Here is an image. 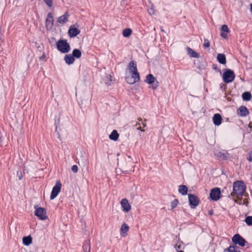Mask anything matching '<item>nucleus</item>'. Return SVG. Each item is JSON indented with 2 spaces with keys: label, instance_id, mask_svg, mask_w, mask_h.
<instances>
[{
  "label": "nucleus",
  "instance_id": "obj_14",
  "mask_svg": "<svg viewBox=\"0 0 252 252\" xmlns=\"http://www.w3.org/2000/svg\"><path fill=\"white\" fill-rule=\"evenodd\" d=\"M222 118L220 114H215L213 117V121L215 125L219 126L221 123Z\"/></svg>",
  "mask_w": 252,
  "mask_h": 252
},
{
  "label": "nucleus",
  "instance_id": "obj_15",
  "mask_svg": "<svg viewBox=\"0 0 252 252\" xmlns=\"http://www.w3.org/2000/svg\"><path fill=\"white\" fill-rule=\"evenodd\" d=\"M68 17V13L67 12H65L64 14L58 18V22L61 24H63L67 22Z\"/></svg>",
  "mask_w": 252,
  "mask_h": 252
},
{
  "label": "nucleus",
  "instance_id": "obj_34",
  "mask_svg": "<svg viewBox=\"0 0 252 252\" xmlns=\"http://www.w3.org/2000/svg\"><path fill=\"white\" fill-rule=\"evenodd\" d=\"M241 196H238V197H236L237 199H234V201L235 203L239 204V205H243L242 201V198L241 197Z\"/></svg>",
  "mask_w": 252,
  "mask_h": 252
},
{
  "label": "nucleus",
  "instance_id": "obj_39",
  "mask_svg": "<svg viewBox=\"0 0 252 252\" xmlns=\"http://www.w3.org/2000/svg\"><path fill=\"white\" fill-rule=\"evenodd\" d=\"M148 12L150 15L155 14V10L154 9L153 6L148 10Z\"/></svg>",
  "mask_w": 252,
  "mask_h": 252
},
{
  "label": "nucleus",
  "instance_id": "obj_10",
  "mask_svg": "<svg viewBox=\"0 0 252 252\" xmlns=\"http://www.w3.org/2000/svg\"><path fill=\"white\" fill-rule=\"evenodd\" d=\"M80 33V30L75 28L74 25L71 26L68 30V33L70 37L77 36Z\"/></svg>",
  "mask_w": 252,
  "mask_h": 252
},
{
  "label": "nucleus",
  "instance_id": "obj_1",
  "mask_svg": "<svg viewBox=\"0 0 252 252\" xmlns=\"http://www.w3.org/2000/svg\"><path fill=\"white\" fill-rule=\"evenodd\" d=\"M127 69L131 73V76L126 77V81L129 84H134L140 80L136 63L134 61L130 62L128 64Z\"/></svg>",
  "mask_w": 252,
  "mask_h": 252
},
{
  "label": "nucleus",
  "instance_id": "obj_40",
  "mask_svg": "<svg viewBox=\"0 0 252 252\" xmlns=\"http://www.w3.org/2000/svg\"><path fill=\"white\" fill-rule=\"evenodd\" d=\"M243 205H245L246 206H248L249 201L247 198H244V199H242Z\"/></svg>",
  "mask_w": 252,
  "mask_h": 252
},
{
  "label": "nucleus",
  "instance_id": "obj_12",
  "mask_svg": "<svg viewBox=\"0 0 252 252\" xmlns=\"http://www.w3.org/2000/svg\"><path fill=\"white\" fill-rule=\"evenodd\" d=\"M121 204L123 208V211L124 212H128L131 209V206L126 198L122 199L121 201Z\"/></svg>",
  "mask_w": 252,
  "mask_h": 252
},
{
  "label": "nucleus",
  "instance_id": "obj_45",
  "mask_svg": "<svg viewBox=\"0 0 252 252\" xmlns=\"http://www.w3.org/2000/svg\"><path fill=\"white\" fill-rule=\"evenodd\" d=\"M183 252V251H179V252Z\"/></svg>",
  "mask_w": 252,
  "mask_h": 252
},
{
  "label": "nucleus",
  "instance_id": "obj_44",
  "mask_svg": "<svg viewBox=\"0 0 252 252\" xmlns=\"http://www.w3.org/2000/svg\"><path fill=\"white\" fill-rule=\"evenodd\" d=\"M45 54H43V55H42V57H41V58H45Z\"/></svg>",
  "mask_w": 252,
  "mask_h": 252
},
{
  "label": "nucleus",
  "instance_id": "obj_26",
  "mask_svg": "<svg viewBox=\"0 0 252 252\" xmlns=\"http://www.w3.org/2000/svg\"><path fill=\"white\" fill-rule=\"evenodd\" d=\"M156 80V78L154 77V76L151 74H148L146 77V82L149 84H152L154 81Z\"/></svg>",
  "mask_w": 252,
  "mask_h": 252
},
{
  "label": "nucleus",
  "instance_id": "obj_38",
  "mask_svg": "<svg viewBox=\"0 0 252 252\" xmlns=\"http://www.w3.org/2000/svg\"><path fill=\"white\" fill-rule=\"evenodd\" d=\"M17 176L19 178V180H21L23 177L22 173L21 170H18L17 171Z\"/></svg>",
  "mask_w": 252,
  "mask_h": 252
},
{
  "label": "nucleus",
  "instance_id": "obj_5",
  "mask_svg": "<svg viewBox=\"0 0 252 252\" xmlns=\"http://www.w3.org/2000/svg\"><path fill=\"white\" fill-rule=\"evenodd\" d=\"M232 241L236 245H238L241 247H244L247 241L239 234H235L232 238Z\"/></svg>",
  "mask_w": 252,
  "mask_h": 252
},
{
  "label": "nucleus",
  "instance_id": "obj_36",
  "mask_svg": "<svg viewBox=\"0 0 252 252\" xmlns=\"http://www.w3.org/2000/svg\"><path fill=\"white\" fill-rule=\"evenodd\" d=\"M71 170L73 172H74L75 173H77L78 170V168L77 165H73L71 167Z\"/></svg>",
  "mask_w": 252,
  "mask_h": 252
},
{
  "label": "nucleus",
  "instance_id": "obj_37",
  "mask_svg": "<svg viewBox=\"0 0 252 252\" xmlns=\"http://www.w3.org/2000/svg\"><path fill=\"white\" fill-rule=\"evenodd\" d=\"M141 125V124L140 123H136L135 126L136 127V128L137 129V130H140L142 132H144L145 131V130L144 129H141V127L140 126Z\"/></svg>",
  "mask_w": 252,
  "mask_h": 252
},
{
  "label": "nucleus",
  "instance_id": "obj_8",
  "mask_svg": "<svg viewBox=\"0 0 252 252\" xmlns=\"http://www.w3.org/2000/svg\"><path fill=\"white\" fill-rule=\"evenodd\" d=\"M210 197L212 200L217 201L220 197V190L218 188H215L211 189Z\"/></svg>",
  "mask_w": 252,
  "mask_h": 252
},
{
  "label": "nucleus",
  "instance_id": "obj_11",
  "mask_svg": "<svg viewBox=\"0 0 252 252\" xmlns=\"http://www.w3.org/2000/svg\"><path fill=\"white\" fill-rule=\"evenodd\" d=\"M189 200L190 205L192 206L193 208L195 207L198 205L199 200L195 195L191 194H189Z\"/></svg>",
  "mask_w": 252,
  "mask_h": 252
},
{
  "label": "nucleus",
  "instance_id": "obj_22",
  "mask_svg": "<svg viewBox=\"0 0 252 252\" xmlns=\"http://www.w3.org/2000/svg\"><path fill=\"white\" fill-rule=\"evenodd\" d=\"M23 243L25 246H29L32 243V238L30 236L23 238Z\"/></svg>",
  "mask_w": 252,
  "mask_h": 252
},
{
  "label": "nucleus",
  "instance_id": "obj_6",
  "mask_svg": "<svg viewBox=\"0 0 252 252\" xmlns=\"http://www.w3.org/2000/svg\"><path fill=\"white\" fill-rule=\"evenodd\" d=\"M62 184L60 181H57L56 185L53 187L50 199L51 200L55 198L58 195L61 189Z\"/></svg>",
  "mask_w": 252,
  "mask_h": 252
},
{
  "label": "nucleus",
  "instance_id": "obj_21",
  "mask_svg": "<svg viewBox=\"0 0 252 252\" xmlns=\"http://www.w3.org/2000/svg\"><path fill=\"white\" fill-rule=\"evenodd\" d=\"M83 249L84 252H91V246L89 241L86 240L84 242L83 245Z\"/></svg>",
  "mask_w": 252,
  "mask_h": 252
},
{
  "label": "nucleus",
  "instance_id": "obj_29",
  "mask_svg": "<svg viewBox=\"0 0 252 252\" xmlns=\"http://www.w3.org/2000/svg\"><path fill=\"white\" fill-rule=\"evenodd\" d=\"M245 222L248 225H252V216H248L245 218Z\"/></svg>",
  "mask_w": 252,
  "mask_h": 252
},
{
  "label": "nucleus",
  "instance_id": "obj_17",
  "mask_svg": "<svg viewBox=\"0 0 252 252\" xmlns=\"http://www.w3.org/2000/svg\"><path fill=\"white\" fill-rule=\"evenodd\" d=\"M221 36L224 38H227V33L229 32L228 26L226 25H222L221 28Z\"/></svg>",
  "mask_w": 252,
  "mask_h": 252
},
{
  "label": "nucleus",
  "instance_id": "obj_27",
  "mask_svg": "<svg viewBox=\"0 0 252 252\" xmlns=\"http://www.w3.org/2000/svg\"><path fill=\"white\" fill-rule=\"evenodd\" d=\"M129 230V226L126 223H123L121 225V232L122 233H126Z\"/></svg>",
  "mask_w": 252,
  "mask_h": 252
},
{
  "label": "nucleus",
  "instance_id": "obj_33",
  "mask_svg": "<svg viewBox=\"0 0 252 252\" xmlns=\"http://www.w3.org/2000/svg\"><path fill=\"white\" fill-rule=\"evenodd\" d=\"M151 84L152 89L154 90L156 89L158 86V83L156 80H155L154 82Z\"/></svg>",
  "mask_w": 252,
  "mask_h": 252
},
{
  "label": "nucleus",
  "instance_id": "obj_24",
  "mask_svg": "<svg viewBox=\"0 0 252 252\" xmlns=\"http://www.w3.org/2000/svg\"><path fill=\"white\" fill-rule=\"evenodd\" d=\"M188 188L185 185H181L179 186V192L182 195H186L188 192Z\"/></svg>",
  "mask_w": 252,
  "mask_h": 252
},
{
  "label": "nucleus",
  "instance_id": "obj_7",
  "mask_svg": "<svg viewBox=\"0 0 252 252\" xmlns=\"http://www.w3.org/2000/svg\"><path fill=\"white\" fill-rule=\"evenodd\" d=\"M34 215L41 220H45L47 218L46 210L42 207H39L36 209Z\"/></svg>",
  "mask_w": 252,
  "mask_h": 252
},
{
  "label": "nucleus",
  "instance_id": "obj_20",
  "mask_svg": "<svg viewBox=\"0 0 252 252\" xmlns=\"http://www.w3.org/2000/svg\"><path fill=\"white\" fill-rule=\"evenodd\" d=\"M119 134L116 130H113L111 133L109 135V138L113 141H117L119 138Z\"/></svg>",
  "mask_w": 252,
  "mask_h": 252
},
{
  "label": "nucleus",
  "instance_id": "obj_2",
  "mask_svg": "<svg viewBox=\"0 0 252 252\" xmlns=\"http://www.w3.org/2000/svg\"><path fill=\"white\" fill-rule=\"evenodd\" d=\"M246 190V186L242 181H238L233 184V192L231 195L233 197H238L243 195Z\"/></svg>",
  "mask_w": 252,
  "mask_h": 252
},
{
  "label": "nucleus",
  "instance_id": "obj_43",
  "mask_svg": "<svg viewBox=\"0 0 252 252\" xmlns=\"http://www.w3.org/2000/svg\"><path fill=\"white\" fill-rule=\"evenodd\" d=\"M178 202L177 200H176V199L174 200V204H175V203L176 204V202Z\"/></svg>",
  "mask_w": 252,
  "mask_h": 252
},
{
  "label": "nucleus",
  "instance_id": "obj_13",
  "mask_svg": "<svg viewBox=\"0 0 252 252\" xmlns=\"http://www.w3.org/2000/svg\"><path fill=\"white\" fill-rule=\"evenodd\" d=\"M237 113L241 117H246L249 113L248 109L244 106H241L237 109Z\"/></svg>",
  "mask_w": 252,
  "mask_h": 252
},
{
  "label": "nucleus",
  "instance_id": "obj_32",
  "mask_svg": "<svg viewBox=\"0 0 252 252\" xmlns=\"http://www.w3.org/2000/svg\"><path fill=\"white\" fill-rule=\"evenodd\" d=\"M209 46H210L209 41L207 39L205 38L204 40L203 47L205 48H208L209 47Z\"/></svg>",
  "mask_w": 252,
  "mask_h": 252
},
{
  "label": "nucleus",
  "instance_id": "obj_42",
  "mask_svg": "<svg viewBox=\"0 0 252 252\" xmlns=\"http://www.w3.org/2000/svg\"><path fill=\"white\" fill-rule=\"evenodd\" d=\"M171 208L173 209V202L172 201L171 202Z\"/></svg>",
  "mask_w": 252,
  "mask_h": 252
},
{
  "label": "nucleus",
  "instance_id": "obj_9",
  "mask_svg": "<svg viewBox=\"0 0 252 252\" xmlns=\"http://www.w3.org/2000/svg\"><path fill=\"white\" fill-rule=\"evenodd\" d=\"M54 19L53 13L50 12L47 14L45 22V26L47 30H50L53 28Z\"/></svg>",
  "mask_w": 252,
  "mask_h": 252
},
{
  "label": "nucleus",
  "instance_id": "obj_18",
  "mask_svg": "<svg viewBox=\"0 0 252 252\" xmlns=\"http://www.w3.org/2000/svg\"><path fill=\"white\" fill-rule=\"evenodd\" d=\"M188 55L191 58H199V54L189 47L187 48Z\"/></svg>",
  "mask_w": 252,
  "mask_h": 252
},
{
  "label": "nucleus",
  "instance_id": "obj_4",
  "mask_svg": "<svg viewBox=\"0 0 252 252\" xmlns=\"http://www.w3.org/2000/svg\"><path fill=\"white\" fill-rule=\"evenodd\" d=\"M222 77L225 83H229L233 81L235 74L232 70L227 69L223 72Z\"/></svg>",
  "mask_w": 252,
  "mask_h": 252
},
{
  "label": "nucleus",
  "instance_id": "obj_19",
  "mask_svg": "<svg viewBox=\"0 0 252 252\" xmlns=\"http://www.w3.org/2000/svg\"><path fill=\"white\" fill-rule=\"evenodd\" d=\"M217 61L222 64H226V58L223 54H218L217 56Z\"/></svg>",
  "mask_w": 252,
  "mask_h": 252
},
{
  "label": "nucleus",
  "instance_id": "obj_16",
  "mask_svg": "<svg viewBox=\"0 0 252 252\" xmlns=\"http://www.w3.org/2000/svg\"><path fill=\"white\" fill-rule=\"evenodd\" d=\"M64 60L66 64L70 65L73 63L75 59L72 55L67 54L65 55Z\"/></svg>",
  "mask_w": 252,
  "mask_h": 252
},
{
  "label": "nucleus",
  "instance_id": "obj_35",
  "mask_svg": "<svg viewBox=\"0 0 252 252\" xmlns=\"http://www.w3.org/2000/svg\"><path fill=\"white\" fill-rule=\"evenodd\" d=\"M137 120L139 122H141V125H142L143 127H145L146 126V122L147 121L146 119H144V121H142V119L141 118H138L137 119Z\"/></svg>",
  "mask_w": 252,
  "mask_h": 252
},
{
  "label": "nucleus",
  "instance_id": "obj_25",
  "mask_svg": "<svg viewBox=\"0 0 252 252\" xmlns=\"http://www.w3.org/2000/svg\"><path fill=\"white\" fill-rule=\"evenodd\" d=\"M242 98L244 100L249 101L251 99L252 95L250 93L246 92L242 94Z\"/></svg>",
  "mask_w": 252,
  "mask_h": 252
},
{
  "label": "nucleus",
  "instance_id": "obj_31",
  "mask_svg": "<svg viewBox=\"0 0 252 252\" xmlns=\"http://www.w3.org/2000/svg\"><path fill=\"white\" fill-rule=\"evenodd\" d=\"M43 0L49 7H51L52 6V5H53V0Z\"/></svg>",
  "mask_w": 252,
  "mask_h": 252
},
{
  "label": "nucleus",
  "instance_id": "obj_3",
  "mask_svg": "<svg viewBox=\"0 0 252 252\" xmlns=\"http://www.w3.org/2000/svg\"><path fill=\"white\" fill-rule=\"evenodd\" d=\"M58 50L62 53H67L71 49L70 45L65 39H60L56 43Z\"/></svg>",
  "mask_w": 252,
  "mask_h": 252
},
{
  "label": "nucleus",
  "instance_id": "obj_23",
  "mask_svg": "<svg viewBox=\"0 0 252 252\" xmlns=\"http://www.w3.org/2000/svg\"><path fill=\"white\" fill-rule=\"evenodd\" d=\"M82 55V53L81 51L78 49H74L72 53V56L73 58H76L77 59H79L81 57Z\"/></svg>",
  "mask_w": 252,
  "mask_h": 252
},
{
  "label": "nucleus",
  "instance_id": "obj_41",
  "mask_svg": "<svg viewBox=\"0 0 252 252\" xmlns=\"http://www.w3.org/2000/svg\"><path fill=\"white\" fill-rule=\"evenodd\" d=\"M249 160L252 162V152L249 154Z\"/></svg>",
  "mask_w": 252,
  "mask_h": 252
},
{
  "label": "nucleus",
  "instance_id": "obj_30",
  "mask_svg": "<svg viewBox=\"0 0 252 252\" xmlns=\"http://www.w3.org/2000/svg\"><path fill=\"white\" fill-rule=\"evenodd\" d=\"M224 252H239L235 250V248L234 246H230L227 249L224 250Z\"/></svg>",
  "mask_w": 252,
  "mask_h": 252
},
{
  "label": "nucleus",
  "instance_id": "obj_28",
  "mask_svg": "<svg viewBox=\"0 0 252 252\" xmlns=\"http://www.w3.org/2000/svg\"><path fill=\"white\" fill-rule=\"evenodd\" d=\"M132 33V30L130 29L127 28L125 29L123 32V35L125 37H129Z\"/></svg>",
  "mask_w": 252,
  "mask_h": 252
}]
</instances>
